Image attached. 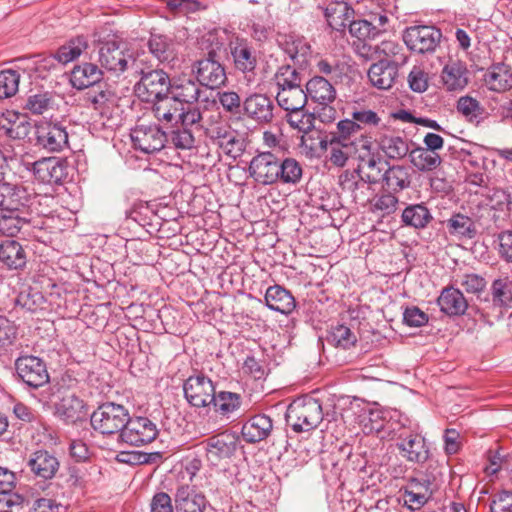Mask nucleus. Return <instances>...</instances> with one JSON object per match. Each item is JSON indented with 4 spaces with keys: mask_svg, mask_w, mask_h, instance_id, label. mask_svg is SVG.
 Instances as JSON below:
<instances>
[{
    "mask_svg": "<svg viewBox=\"0 0 512 512\" xmlns=\"http://www.w3.org/2000/svg\"><path fill=\"white\" fill-rule=\"evenodd\" d=\"M308 100L319 106H328L336 99V89L324 76L316 75L305 84Z\"/></svg>",
    "mask_w": 512,
    "mask_h": 512,
    "instance_id": "nucleus-28",
    "label": "nucleus"
},
{
    "mask_svg": "<svg viewBox=\"0 0 512 512\" xmlns=\"http://www.w3.org/2000/svg\"><path fill=\"white\" fill-rule=\"evenodd\" d=\"M437 304L441 312L448 316L463 315L468 308V302L463 293L454 287L444 288L437 299Z\"/></svg>",
    "mask_w": 512,
    "mask_h": 512,
    "instance_id": "nucleus-30",
    "label": "nucleus"
},
{
    "mask_svg": "<svg viewBox=\"0 0 512 512\" xmlns=\"http://www.w3.org/2000/svg\"><path fill=\"white\" fill-rule=\"evenodd\" d=\"M50 401L54 403L58 416L68 423L81 421L87 415L86 404L77 393L52 397Z\"/></svg>",
    "mask_w": 512,
    "mask_h": 512,
    "instance_id": "nucleus-20",
    "label": "nucleus"
},
{
    "mask_svg": "<svg viewBox=\"0 0 512 512\" xmlns=\"http://www.w3.org/2000/svg\"><path fill=\"white\" fill-rule=\"evenodd\" d=\"M20 75L15 70L0 72V98L5 99L16 94L19 87Z\"/></svg>",
    "mask_w": 512,
    "mask_h": 512,
    "instance_id": "nucleus-59",
    "label": "nucleus"
},
{
    "mask_svg": "<svg viewBox=\"0 0 512 512\" xmlns=\"http://www.w3.org/2000/svg\"><path fill=\"white\" fill-rule=\"evenodd\" d=\"M218 100L222 108L232 115H237L243 111V101H241L238 93L234 91L219 92Z\"/></svg>",
    "mask_w": 512,
    "mask_h": 512,
    "instance_id": "nucleus-61",
    "label": "nucleus"
},
{
    "mask_svg": "<svg viewBox=\"0 0 512 512\" xmlns=\"http://www.w3.org/2000/svg\"><path fill=\"white\" fill-rule=\"evenodd\" d=\"M176 512H205L210 507L206 497L189 485H181L175 493Z\"/></svg>",
    "mask_w": 512,
    "mask_h": 512,
    "instance_id": "nucleus-26",
    "label": "nucleus"
},
{
    "mask_svg": "<svg viewBox=\"0 0 512 512\" xmlns=\"http://www.w3.org/2000/svg\"><path fill=\"white\" fill-rule=\"evenodd\" d=\"M302 175L303 168L296 159L291 157H280L278 155L273 185L277 183L296 185L301 181Z\"/></svg>",
    "mask_w": 512,
    "mask_h": 512,
    "instance_id": "nucleus-32",
    "label": "nucleus"
},
{
    "mask_svg": "<svg viewBox=\"0 0 512 512\" xmlns=\"http://www.w3.org/2000/svg\"><path fill=\"white\" fill-rule=\"evenodd\" d=\"M35 129L39 147L49 152H61L68 147L67 127L62 122L43 121Z\"/></svg>",
    "mask_w": 512,
    "mask_h": 512,
    "instance_id": "nucleus-10",
    "label": "nucleus"
},
{
    "mask_svg": "<svg viewBox=\"0 0 512 512\" xmlns=\"http://www.w3.org/2000/svg\"><path fill=\"white\" fill-rule=\"evenodd\" d=\"M397 204L398 198L394 193L388 192L375 198L372 203V210L378 211L382 215H389L396 210Z\"/></svg>",
    "mask_w": 512,
    "mask_h": 512,
    "instance_id": "nucleus-62",
    "label": "nucleus"
},
{
    "mask_svg": "<svg viewBox=\"0 0 512 512\" xmlns=\"http://www.w3.org/2000/svg\"><path fill=\"white\" fill-rule=\"evenodd\" d=\"M183 390L187 402L193 407H207L214 400L213 382L203 374L193 375L186 379Z\"/></svg>",
    "mask_w": 512,
    "mask_h": 512,
    "instance_id": "nucleus-13",
    "label": "nucleus"
},
{
    "mask_svg": "<svg viewBox=\"0 0 512 512\" xmlns=\"http://www.w3.org/2000/svg\"><path fill=\"white\" fill-rule=\"evenodd\" d=\"M347 27L350 35L359 40L374 38L379 34L378 27L367 20H354L353 18Z\"/></svg>",
    "mask_w": 512,
    "mask_h": 512,
    "instance_id": "nucleus-60",
    "label": "nucleus"
},
{
    "mask_svg": "<svg viewBox=\"0 0 512 512\" xmlns=\"http://www.w3.org/2000/svg\"><path fill=\"white\" fill-rule=\"evenodd\" d=\"M492 298L495 305L510 307L512 303V281L508 277L499 278L493 281Z\"/></svg>",
    "mask_w": 512,
    "mask_h": 512,
    "instance_id": "nucleus-51",
    "label": "nucleus"
},
{
    "mask_svg": "<svg viewBox=\"0 0 512 512\" xmlns=\"http://www.w3.org/2000/svg\"><path fill=\"white\" fill-rule=\"evenodd\" d=\"M330 138L343 143H349L364 151H371L372 141L371 137L359 130V125L351 120L345 118L336 124V130L330 132Z\"/></svg>",
    "mask_w": 512,
    "mask_h": 512,
    "instance_id": "nucleus-17",
    "label": "nucleus"
},
{
    "mask_svg": "<svg viewBox=\"0 0 512 512\" xmlns=\"http://www.w3.org/2000/svg\"><path fill=\"white\" fill-rule=\"evenodd\" d=\"M229 50L237 71L249 76L254 74L257 66V53L247 39L236 37L231 40Z\"/></svg>",
    "mask_w": 512,
    "mask_h": 512,
    "instance_id": "nucleus-16",
    "label": "nucleus"
},
{
    "mask_svg": "<svg viewBox=\"0 0 512 512\" xmlns=\"http://www.w3.org/2000/svg\"><path fill=\"white\" fill-rule=\"evenodd\" d=\"M277 91L302 87V75L297 68L289 64L278 67L273 77Z\"/></svg>",
    "mask_w": 512,
    "mask_h": 512,
    "instance_id": "nucleus-44",
    "label": "nucleus"
},
{
    "mask_svg": "<svg viewBox=\"0 0 512 512\" xmlns=\"http://www.w3.org/2000/svg\"><path fill=\"white\" fill-rule=\"evenodd\" d=\"M26 466L35 477L51 480L57 474L60 462L54 454L40 449L29 455Z\"/></svg>",
    "mask_w": 512,
    "mask_h": 512,
    "instance_id": "nucleus-21",
    "label": "nucleus"
},
{
    "mask_svg": "<svg viewBox=\"0 0 512 512\" xmlns=\"http://www.w3.org/2000/svg\"><path fill=\"white\" fill-rule=\"evenodd\" d=\"M432 497V493H413V491L403 490V505L411 511L421 509Z\"/></svg>",
    "mask_w": 512,
    "mask_h": 512,
    "instance_id": "nucleus-64",
    "label": "nucleus"
},
{
    "mask_svg": "<svg viewBox=\"0 0 512 512\" xmlns=\"http://www.w3.org/2000/svg\"><path fill=\"white\" fill-rule=\"evenodd\" d=\"M367 75L373 87L379 90H389L399 76V66L394 61L381 59L370 66Z\"/></svg>",
    "mask_w": 512,
    "mask_h": 512,
    "instance_id": "nucleus-23",
    "label": "nucleus"
},
{
    "mask_svg": "<svg viewBox=\"0 0 512 512\" xmlns=\"http://www.w3.org/2000/svg\"><path fill=\"white\" fill-rule=\"evenodd\" d=\"M339 185L355 203L364 204L370 195L369 184L355 170H345L339 176Z\"/></svg>",
    "mask_w": 512,
    "mask_h": 512,
    "instance_id": "nucleus-27",
    "label": "nucleus"
},
{
    "mask_svg": "<svg viewBox=\"0 0 512 512\" xmlns=\"http://www.w3.org/2000/svg\"><path fill=\"white\" fill-rule=\"evenodd\" d=\"M24 108L34 115H42L54 108V97L49 92L30 95Z\"/></svg>",
    "mask_w": 512,
    "mask_h": 512,
    "instance_id": "nucleus-52",
    "label": "nucleus"
},
{
    "mask_svg": "<svg viewBox=\"0 0 512 512\" xmlns=\"http://www.w3.org/2000/svg\"><path fill=\"white\" fill-rule=\"evenodd\" d=\"M383 188L390 193H399L410 187L412 174L408 166L393 165L383 174Z\"/></svg>",
    "mask_w": 512,
    "mask_h": 512,
    "instance_id": "nucleus-33",
    "label": "nucleus"
},
{
    "mask_svg": "<svg viewBox=\"0 0 512 512\" xmlns=\"http://www.w3.org/2000/svg\"><path fill=\"white\" fill-rule=\"evenodd\" d=\"M350 119L359 125L361 132L365 128L378 127L381 123L380 116L375 111L366 108L354 107L350 112Z\"/></svg>",
    "mask_w": 512,
    "mask_h": 512,
    "instance_id": "nucleus-58",
    "label": "nucleus"
},
{
    "mask_svg": "<svg viewBox=\"0 0 512 512\" xmlns=\"http://www.w3.org/2000/svg\"><path fill=\"white\" fill-rule=\"evenodd\" d=\"M276 101L285 112H297L305 108L308 96L302 87L277 91Z\"/></svg>",
    "mask_w": 512,
    "mask_h": 512,
    "instance_id": "nucleus-41",
    "label": "nucleus"
},
{
    "mask_svg": "<svg viewBox=\"0 0 512 512\" xmlns=\"http://www.w3.org/2000/svg\"><path fill=\"white\" fill-rule=\"evenodd\" d=\"M159 430L155 422L148 417H128L127 424L118 435V442L130 446H142L156 439Z\"/></svg>",
    "mask_w": 512,
    "mask_h": 512,
    "instance_id": "nucleus-7",
    "label": "nucleus"
},
{
    "mask_svg": "<svg viewBox=\"0 0 512 512\" xmlns=\"http://www.w3.org/2000/svg\"><path fill=\"white\" fill-rule=\"evenodd\" d=\"M401 220L406 226L424 229L433 220V216L424 204H412L403 210Z\"/></svg>",
    "mask_w": 512,
    "mask_h": 512,
    "instance_id": "nucleus-42",
    "label": "nucleus"
},
{
    "mask_svg": "<svg viewBox=\"0 0 512 512\" xmlns=\"http://www.w3.org/2000/svg\"><path fill=\"white\" fill-rule=\"evenodd\" d=\"M135 149L146 154L161 151L168 142L167 134L158 125L139 124L130 133Z\"/></svg>",
    "mask_w": 512,
    "mask_h": 512,
    "instance_id": "nucleus-11",
    "label": "nucleus"
},
{
    "mask_svg": "<svg viewBox=\"0 0 512 512\" xmlns=\"http://www.w3.org/2000/svg\"><path fill=\"white\" fill-rule=\"evenodd\" d=\"M275 105L264 93H251L243 100V114L257 124H269L274 119Z\"/></svg>",
    "mask_w": 512,
    "mask_h": 512,
    "instance_id": "nucleus-15",
    "label": "nucleus"
},
{
    "mask_svg": "<svg viewBox=\"0 0 512 512\" xmlns=\"http://www.w3.org/2000/svg\"><path fill=\"white\" fill-rule=\"evenodd\" d=\"M265 303L273 311L288 315L296 307V302L290 291L280 285L270 286L265 293Z\"/></svg>",
    "mask_w": 512,
    "mask_h": 512,
    "instance_id": "nucleus-34",
    "label": "nucleus"
},
{
    "mask_svg": "<svg viewBox=\"0 0 512 512\" xmlns=\"http://www.w3.org/2000/svg\"><path fill=\"white\" fill-rule=\"evenodd\" d=\"M285 119L293 129L305 134L314 128L315 116L305 111V108L297 112H287Z\"/></svg>",
    "mask_w": 512,
    "mask_h": 512,
    "instance_id": "nucleus-56",
    "label": "nucleus"
},
{
    "mask_svg": "<svg viewBox=\"0 0 512 512\" xmlns=\"http://www.w3.org/2000/svg\"><path fill=\"white\" fill-rule=\"evenodd\" d=\"M201 94L200 85L191 78H174L171 80L169 96L185 108L200 107L198 100Z\"/></svg>",
    "mask_w": 512,
    "mask_h": 512,
    "instance_id": "nucleus-22",
    "label": "nucleus"
},
{
    "mask_svg": "<svg viewBox=\"0 0 512 512\" xmlns=\"http://www.w3.org/2000/svg\"><path fill=\"white\" fill-rule=\"evenodd\" d=\"M87 47L88 44L86 39L82 36H79L62 45L56 51L54 58L59 63L67 64L77 59Z\"/></svg>",
    "mask_w": 512,
    "mask_h": 512,
    "instance_id": "nucleus-48",
    "label": "nucleus"
},
{
    "mask_svg": "<svg viewBox=\"0 0 512 512\" xmlns=\"http://www.w3.org/2000/svg\"><path fill=\"white\" fill-rule=\"evenodd\" d=\"M484 82L489 90L506 91L512 88V72L503 63L492 65L484 75Z\"/></svg>",
    "mask_w": 512,
    "mask_h": 512,
    "instance_id": "nucleus-38",
    "label": "nucleus"
},
{
    "mask_svg": "<svg viewBox=\"0 0 512 512\" xmlns=\"http://www.w3.org/2000/svg\"><path fill=\"white\" fill-rule=\"evenodd\" d=\"M411 163L419 171H432L436 169L440 163L441 158L436 152L426 150L424 148H417L410 152Z\"/></svg>",
    "mask_w": 512,
    "mask_h": 512,
    "instance_id": "nucleus-50",
    "label": "nucleus"
},
{
    "mask_svg": "<svg viewBox=\"0 0 512 512\" xmlns=\"http://www.w3.org/2000/svg\"><path fill=\"white\" fill-rule=\"evenodd\" d=\"M0 262L8 269H23L26 265V253L21 244L15 240L0 243Z\"/></svg>",
    "mask_w": 512,
    "mask_h": 512,
    "instance_id": "nucleus-37",
    "label": "nucleus"
},
{
    "mask_svg": "<svg viewBox=\"0 0 512 512\" xmlns=\"http://www.w3.org/2000/svg\"><path fill=\"white\" fill-rule=\"evenodd\" d=\"M29 194L22 185L0 181V210L22 211L26 206Z\"/></svg>",
    "mask_w": 512,
    "mask_h": 512,
    "instance_id": "nucleus-29",
    "label": "nucleus"
},
{
    "mask_svg": "<svg viewBox=\"0 0 512 512\" xmlns=\"http://www.w3.org/2000/svg\"><path fill=\"white\" fill-rule=\"evenodd\" d=\"M456 109L471 124L479 125L485 119V108L471 96L460 97Z\"/></svg>",
    "mask_w": 512,
    "mask_h": 512,
    "instance_id": "nucleus-43",
    "label": "nucleus"
},
{
    "mask_svg": "<svg viewBox=\"0 0 512 512\" xmlns=\"http://www.w3.org/2000/svg\"><path fill=\"white\" fill-rule=\"evenodd\" d=\"M131 76L139 81L135 85V91L145 101H155L169 94L171 79L162 69H149L145 67L143 60L138 63Z\"/></svg>",
    "mask_w": 512,
    "mask_h": 512,
    "instance_id": "nucleus-3",
    "label": "nucleus"
},
{
    "mask_svg": "<svg viewBox=\"0 0 512 512\" xmlns=\"http://www.w3.org/2000/svg\"><path fill=\"white\" fill-rule=\"evenodd\" d=\"M202 122L192 125L177 124L171 126L173 130L170 132L168 141L176 148L189 150L195 146V132H199L202 128Z\"/></svg>",
    "mask_w": 512,
    "mask_h": 512,
    "instance_id": "nucleus-39",
    "label": "nucleus"
},
{
    "mask_svg": "<svg viewBox=\"0 0 512 512\" xmlns=\"http://www.w3.org/2000/svg\"><path fill=\"white\" fill-rule=\"evenodd\" d=\"M212 404L217 412L221 415L228 416L239 410L242 404V397L238 393L221 391L218 394H214Z\"/></svg>",
    "mask_w": 512,
    "mask_h": 512,
    "instance_id": "nucleus-49",
    "label": "nucleus"
},
{
    "mask_svg": "<svg viewBox=\"0 0 512 512\" xmlns=\"http://www.w3.org/2000/svg\"><path fill=\"white\" fill-rule=\"evenodd\" d=\"M200 445L206 452L208 461L216 465L230 459L238 449L239 437L231 431H223L203 440Z\"/></svg>",
    "mask_w": 512,
    "mask_h": 512,
    "instance_id": "nucleus-9",
    "label": "nucleus"
},
{
    "mask_svg": "<svg viewBox=\"0 0 512 512\" xmlns=\"http://www.w3.org/2000/svg\"><path fill=\"white\" fill-rule=\"evenodd\" d=\"M18 380L31 389H38L49 383L50 376L46 363L34 355H21L14 363Z\"/></svg>",
    "mask_w": 512,
    "mask_h": 512,
    "instance_id": "nucleus-8",
    "label": "nucleus"
},
{
    "mask_svg": "<svg viewBox=\"0 0 512 512\" xmlns=\"http://www.w3.org/2000/svg\"><path fill=\"white\" fill-rule=\"evenodd\" d=\"M380 149L390 159H402L409 152L408 142L395 135H385L380 139Z\"/></svg>",
    "mask_w": 512,
    "mask_h": 512,
    "instance_id": "nucleus-47",
    "label": "nucleus"
},
{
    "mask_svg": "<svg viewBox=\"0 0 512 512\" xmlns=\"http://www.w3.org/2000/svg\"><path fill=\"white\" fill-rule=\"evenodd\" d=\"M490 512H512V492L500 491L490 498Z\"/></svg>",
    "mask_w": 512,
    "mask_h": 512,
    "instance_id": "nucleus-63",
    "label": "nucleus"
},
{
    "mask_svg": "<svg viewBox=\"0 0 512 512\" xmlns=\"http://www.w3.org/2000/svg\"><path fill=\"white\" fill-rule=\"evenodd\" d=\"M152 112L155 118L166 127L177 124L187 126L203 120L200 107L185 108L172 99L169 94L153 101Z\"/></svg>",
    "mask_w": 512,
    "mask_h": 512,
    "instance_id": "nucleus-2",
    "label": "nucleus"
},
{
    "mask_svg": "<svg viewBox=\"0 0 512 512\" xmlns=\"http://www.w3.org/2000/svg\"><path fill=\"white\" fill-rule=\"evenodd\" d=\"M327 340L336 347L349 349L355 345L357 338L349 327L345 325H337L332 327Z\"/></svg>",
    "mask_w": 512,
    "mask_h": 512,
    "instance_id": "nucleus-53",
    "label": "nucleus"
},
{
    "mask_svg": "<svg viewBox=\"0 0 512 512\" xmlns=\"http://www.w3.org/2000/svg\"><path fill=\"white\" fill-rule=\"evenodd\" d=\"M273 428L272 419L265 414L251 417L242 427V436L249 443L266 439Z\"/></svg>",
    "mask_w": 512,
    "mask_h": 512,
    "instance_id": "nucleus-35",
    "label": "nucleus"
},
{
    "mask_svg": "<svg viewBox=\"0 0 512 512\" xmlns=\"http://www.w3.org/2000/svg\"><path fill=\"white\" fill-rule=\"evenodd\" d=\"M440 30L432 26H413L405 30L403 40L407 47L419 54L433 52L441 39Z\"/></svg>",
    "mask_w": 512,
    "mask_h": 512,
    "instance_id": "nucleus-14",
    "label": "nucleus"
},
{
    "mask_svg": "<svg viewBox=\"0 0 512 512\" xmlns=\"http://www.w3.org/2000/svg\"><path fill=\"white\" fill-rule=\"evenodd\" d=\"M141 59L134 58L125 45L115 41H108L101 44L98 51V61L107 71L119 75L128 72L131 76L135 69H138Z\"/></svg>",
    "mask_w": 512,
    "mask_h": 512,
    "instance_id": "nucleus-4",
    "label": "nucleus"
},
{
    "mask_svg": "<svg viewBox=\"0 0 512 512\" xmlns=\"http://www.w3.org/2000/svg\"><path fill=\"white\" fill-rule=\"evenodd\" d=\"M328 151L330 163L336 167H344L350 158L363 160L371 151H364L349 143L339 142L329 138L323 146Z\"/></svg>",
    "mask_w": 512,
    "mask_h": 512,
    "instance_id": "nucleus-25",
    "label": "nucleus"
},
{
    "mask_svg": "<svg viewBox=\"0 0 512 512\" xmlns=\"http://www.w3.org/2000/svg\"><path fill=\"white\" fill-rule=\"evenodd\" d=\"M286 420L295 432L311 431L323 420L322 405L311 396L298 397L289 404Z\"/></svg>",
    "mask_w": 512,
    "mask_h": 512,
    "instance_id": "nucleus-1",
    "label": "nucleus"
},
{
    "mask_svg": "<svg viewBox=\"0 0 512 512\" xmlns=\"http://www.w3.org/2000/svg\"><path fill=\"white\" fill-rule=\"evenodd\" d=\"M397 440L396 446L401 456L408 462L423 464L429 459V447L426 444L425 438L416 429L401 431Z\"/></svg>",
    "mask_w": 512,
    "mask_h": 512,
    "instance_id": "nucleus-12",
    "label": "nucleus"
},
{
    "mask_svg": "<svg viewBox=\"0 0 512 512\" xmlns=\"http://www.w3.org/2000/svg\"><path fill=\"white\" fill-rule=\"evenodd\" d=\"M33 173L35 177L46 184H59L68 175L66 164L55 158H43L33 164Z\"/></svg>",
    "mask_w": 512,
    "mask_h": 512,
    "instance_id": "nucleus-24",
    "label": "nucleus"
},
{
    "mask_svg": "<svg viewBox=\"0 0 512 512\" xmlns=\"http://www.w3.org/2000/svg\"><path fill=\"white\" fill-rule=\"evenodd\" d=\"M150 52L161 62L174 67L176 58L175 43L164 35H152L148 42Z\"/></svg>",
    "mask_w": 512,
    "mask_h": 512,
    "instance_id": "nucleus-40",
    "label": "nucleus"
},
{
    "mask_svg": "<svg viewBox=\"0 0 512 512\" xmlns=\"http://www.w3.org/2000/svg\"><path fill=\"white\" fill-rule=\"evenodd\" d=\"M102 76L103 72L97 65L84 63L73 68L70 81L74 88L82 90L100 83Z\"/></svg>",
    "mask_w": 512,
    "mask_h": 512,
    "instance_id": "nucleus-36",
    "label": "nucleus"
},
{
    "mask_svg": "<svg viewBox=\"0 0 512 512\" xmlns=\"http://www.w3.org/2000/svg\"><path fill=\"white\" fill-rule=\"evenodd\" d=\"M129 411L123 405L105 402L91 414L90 422L95 431L101 434L121 433L127 424Z\"/></svg>",
    "mask_w": 512,
    "mask_h": 512,
    "instance_id": "nucleus-5",
    "label": "nucleus"
},
{
    "mask_svg": "<svg viewBox=\"0 0 512 512\" xmlns=\"http://www.w3.org/2000/svg\"><path fill=\"white\" fill-rule=\"evenodd\" d=\"M218 148L227 156L236 159L245 150V142L241 135L233 130L225 139H222Z\"/></svg>",
    "mask_w": 512,
    "mask_h": 512,
    "instance_id": "nucleus-57",
    "label": "nucleus"
},
{
    "mask_svg": "<svg viewBox=\"0 0 512 512\" xmlns=\"http://www.w3.org/2000/svg\"><path fill=\"white\" fill-rule=\"evenodd\" d=\"M354 170L370 185L383 181V174L386 169L381 159L371 156L366 161L364 158L358 168Z\"/></svg>",
    "mask_w": 512,
    "mask_h": 512,
    "instance_id": "nucleus-46",
    "label": "nucleus"
},
{
    "mask_svg": "<svg viewBox=\"0 0 512 512\" xmlns=\"http://www.w3.org/2000/svg\"><path fill=\"white\" fill-rule=\"evenodd\" d=\"M277 151L260 152L249 164V175L261 185H273L274 172L278 160Z\"/></svg>",
    "mask_w": 512,
    "mask_h": 512,
    "instance_id": "nucleus-18",
    "label": "nucleus"
},
{
    "mask_svg": "<svg viewBox=\"0 0 512 512\" xmlns=\"http://www.w3.org/2000/svg\"><path fill=\"white\" fill-rule=\"evenodd\" d=\"M79 380L74 376L72 370H67L61 377L51 386V396L59 397L65 394L77 393Z\"/></svg>",
    "mask_w": 512,
    "mask_h": 512,
    "instance_id": "nucleus-55",
    "label": "nucleus"
},
{
    "mask_svg": "<svg viewBox=\"0 0 512 512\" xmlns=\"http://www.w3.org/2000/svg\"><path fill=\"white\" fill-rule=\"evenodd\" d=\"M329 26L338 32H344L355 16L354 9L343 1L331 2L324 10Z\"/></svg>",
    "mask_w": 512,
    "mask_h": 512,
    "instance_id": "nucleus-31",
    "label": "nucleus"
},
{
    "mask_svg": "<svg viewBox=\"0 0 512 512\" xmlns=\"http://www.w3.org/2000/svg\"><path fill=\"white\" fill-rule=\"evenodd\" d=\"M23 211L0 210V233L6 236H16L27 219L22 215Z\"/></svg>",
    "mask_w": 512,
    "mask_h": 512,
    "instance_id": "nucleus-45",
    "label": "nucleus"
},
{
    "mask_svg": "<svg viewBox=\"0 0 512 512\" xmlns=\"http://www.w3.org/2000/svg\"><path fill=\"white\" fill-rule=\"evenodd\" d=\"M470 72L467 64L459 59L450 58L441 71V82L446 91L459 92L469 83Z\"/></svg>",
    "mask_w": 512,
    "mask_h": 512,
    "instance_id": "nucleus-19",
    "label": "nucleus"
},
{
    "mask_svg": "<svg viewBox=\"0 0 512 512\" xmlns=\"http://www.w3.org/2000/svg\"><path fill=\"white\" fill-rule=\"evenodd\" d=\"M450 234L472 238L475 234L473 221L463 214H455L447 221Z\"/></svg>",
    "mask_w": 512,
    "mask_h": 512,
    "instance_id": "nucleus-54",
    "label": "nucleus"
},
{
    "mask_svg": "<svg viewBox=\"0 0 512 512\" xmlns=\"http://www.w3.org/2000/svg\"><path fill=\"white\" fill-rule=\"evenodd\" d=\"M192 73L200 86L212 90L221 87L227 81L225 67L220 62L215 48L193 63Z\"/></svg>",
    "mask_w": 512,
    "mask_h": 512,
    "instance_id": "nucleus-6",
    "label": "nucleus"
}]
</instances>
